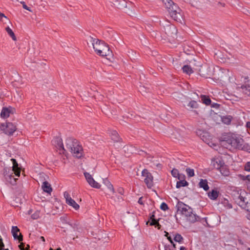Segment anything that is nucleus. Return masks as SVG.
Instances as JSON below:
<instances>
[{
	"instance_id": "obj_1",
	"label": "nucleus",
	"mask_w": 250,
	"mask_h": 250,
	"mask_svg": "<svg viewBox=\"0 0 250 250\" xmlns=\"http://www.w3.org/2000/svg\"><path fill=\"white\" fill-rule=\"evenodd\" d=\"M96 53L102 57H112L109 46L104 41L90 37V41Z\"/></svg>"
},
{
	"instance_id": "obj_2",
	"label": "nucleus",
	"mask_w": 250,
	"mask_h": 250,
	"mask_svg": "<svg viewBox=\"0 0 250 250\" xmlns=\"http://www.w3.org/2000/svg\"><path fill=\"white\" fill-rule=\"evenodd\" d=\"M244 143L243 139L234 134H228L224 137V140L221 142L222 146L231 149H240Z\"/></svg>"
},
{
	"instance_id": "obj_3",
	"label": "nucleus",
	"mask_w": 250,
	"mask_h": 250,
	"mask_svg": "<svg viewBox=\"0 0 250 250\" xmlns=\"http://www.w3.org/2000/svg\"><path fill=\"white\" fill-rule=\"evenodd\" d=\"M166 6L168 9L170 16L175 21L180 20L181 14L179 8L171 0H163Z\"/></svg>"
},
{
	"instance_id": "obj_4",
	"label": "nucleus",
	"mask_w": 250,
	"mask_h": 250,
	"mask_svg": "<svg viewBox=\"0 0 250 250\" xmlns=\"http://www.w3.org/2000/svg\"><path fill=\"white\" fill-rule=\"evenodd\" d=\"M0 129L5 134L11 136L17 130V127L12 123L6 122L5 123H1L0 125Z\"/></svg>"
},
{
	"instance_id": "obj_5",
	"label": "nucleus",
	"mask_w": 250,
	"mask_h": 250,
	"mask_svg": "<svg viewBox=\"0 0 250 250\" xmlns=\"http://www.w3.org/2000/svg\"><path fill=\"white\" fill-rule=\"evenodd\" d=\"M14 172L9 169H4L3 175L6 184L15 185L18 178L15 177Z\"/></svg>"
},
{
	"instance_id": "obj_6",
	"label": "nucleus",
	"mask_w": 250,
	"mask_h": 250,
	"mask_svg": "<svg viewBox=\"0 0 250 250\" xmlns=\"http://www.w3.org/2000/svg\"><path fill=\"white\" fill-rule=\"evenodd\" d=\"M176 207L177 208V211L180 212L186 218L188 217L193 211L192 208L189 206L180 201L178 202Z\"/></svg>"
},
{
	"instance_id": "obj_7",
	"label": "nucleus",
	"mask_w": 250,
	"mask_h": 250,
	"mask_svg": "<svg viewBox=\"0 0 250 250\" xmlns=\"http://www.w3.org/2000/svg\"><path fill=\"white\" fill-rule=\"evenodd\" d=\"M142 176L145 177L144 182L147 187L149 188L153 186V176L152 174L146 169H144L142 171Z\"/></svg>"
},
{
	"instance_id": "obj_8",
	"label": "nucleus",
	"mask_w": 250,
	"mask_h": 250,
	"mask_svg": "<svg viewBox=\"0 0 250 250\" xmlns=\"http://www.w3.org/2000/svg\"><path fill=\"white\" fill-rule=\"evenodd\" d=\"M53 145L60 151V153H64L65 149L62 143V140L60 137H56L52 141Z\"/></svg>"
},
{
	"instance_id": "obj_9",
	"label": "nucleus",
	"mask_w": 250,
	"mask_h": 250,
	"mask_svg": "<svg viewBox=\"0 0 250 250\" xmlns=\"http://www.w3.org/2000/svg\"><path fill=\"white\" fill-rule=\"evenodd\" d=\"M84 175L85 178L90 186L94 188H100L101 185L93 178L92 175L88 172H84Z\"/></svg>"
},
{
	"instance_id": "obj_10",
	"label": "nucleus",
	"mask_w": 250,
	"mask_h": 250,
	"mask_svg": "<svg viewBox=\"0 0 250 250\" xmlns=\"http://www.w3.org/2000/svg\"><path fill=\"white\" fill-rule=\"evenodd\" d=\"M84 175L85 178L90 186L94 188H100L101 185L93 178L92 175L88 172H84Z\"/></svg>"
},
{
	"instance_id": "obj_11",
	"label": "nucleus",
	"mask_w": 250,
	"mask_h": 250,
	"mask_svg": "<svg viewBox=\"0 0 250 250\" xmlns=\"http://www.w3.org/2000/svg\"><path fill=\"white\" fill-rule=\"evenodd\" d=\"M165 33L167 36L174 37L177 33L176 27L173 24H168L165 27Z\"/></svg>"
},
{
	"instance_id": "obj_12",
	"label": "nucleus",
	"mask_w": 250,
	"mask_h": 250,
	"mask_svg": "<svg viewBox=\"0 0 250 250\" xmlns=\"http://www.w3.org/2000/svg\"><path fill=\"white\" fill-rule=\"evenodd\" d=\"M75 144H78L77 140L72 138H68L65 140L66 148L70 151H72L73 148L75 147Z\"/></svg>"
},
{
	"instance_id": "obj_13",
	"label": "nucleus",
	"mask_w": 250,
	"mask_h": 250,
	"mask_svg": "<svg viewBox=\"0 0 250 250\" xmlns=\"http://www.w3.org/2000/svg\"><path fill=\"white\" fill-rule=\"evenodd\" d=\"M74 145L75 147L73 148L72 151H71V152L73 153L75 157L80 158L83 155V147L78 144H75Z\"/></svg>"
},
{
	"instance_id": "obj_14",
	"label": "nucleus",
	"mask_w": 250,
	"mask_h": 250,
	"mask_svg": "<svg viewBox=\"0 0 250 250\" xmlns=\"http://www.w3.org/2000/svg\"><path fill=\"white\" fill-rule=\"evenodd\" d=\"M11 160L13 163V167L12 170H10L14 172V174L16 176L20 177L21 174V168L19 167L18 163L15 159L12 158Z\"/></svg>"
},
{
	"instance_id": "obj_15",
	"label": "nucleus",
	"mask_w": 250,
	"mask_h": 250,
	"mask_svg": "<svg viewBox=\"0 0 250 250\" xmlns=\"http://www.w3.org/2000/svg\"><path fill=\"white\" fill-rule=\"evenodd\" d=\"M20 232V229L17 226H13L12 228V233L15 239H17L19 242L22 241L23 240L22 235L21 233L18 235V233Z\"/></svg>"
},
{
	"instance_id": "obj_16",
	"label": "nucleus",
	"mask_w": 250,
	"mask_h": 250,
	"mask_svg": "<svg viewBox=\"0 0 250 250\" xmlns=\"http://www.w3.org/2000/svg\"><path fill=\"white\" fill-rule=\"evenodd\" d=\"M11 107L10 106H9V107H3L0 113L1 117L4 119L7 118L8 117H9V116H10V114L11 112Z\"/></svg>"
},
{
	"instance_id": "obj_17",
	"label": "nucleus",
	"mask_w": 250,
	"mask_h": 250,
	"mask_svg": "<svg viewBox=\"0 0 250 250\" xmlns=\"http://www.w3.org/2000/svg\"><path fill=\"white\" fill-rule=\"evenodd\" d=\"M186 219L190 223H194L200 220V217L193 213L192 211L191 213H190Z\"/></svg>"
},
{
	"instance_id": "obj_18",
	"label": "nucleus",
	"mask_w": 250,
	"mask_h": 250,
	"mask_svg": "<svg viewBox=\"0 0 250 250\" xmlns=\"http://www.w3.org/2000/svg\"><path fill=\"white\" fill-rule=\"evenodd\" d=\"M42 188L43 190L48 193H50L52 191L51 185L47 181H44L42 183Z\"/></svg>"
},
{
	"instance_id": "obj_19",
	"label": "nucleus",
	"mask_w": 250,
	"mask_h": 250,
	"mask_svg": "<svg viewBox=\"0 0 250 250\" xmlns=\"http://www.w3.org/2000/svg\"><path fill=\"white\" fill-rule=\"evenodd\" d=\"M110 137L111 139L114 142H118L120 141L121 138L118 132L116 130H112L111 132Z\"/></svg>"
},
{
	"instance_id": "obj_20",
	"label": "nucleus",
	"mask_w": 250,
	"mask_h": 250,
	"mask_svg": "<svg viewBox=\"0 0 250 250\" xmlns=\"http://www.w3.org/2000/svg\"><path fill=\"white\" fill-rule=\"evenodd\" d=\"M199 187L203 188L205 191H207L209 189L208 184V181L206 179H201L199 183Z\"/></svg>"
},
{
	"instance_id": "obj_21",
	"label": "nucleus",
	"mask_w": 250,
	"mask_h": 250,
	"mask_svg": "<svg viewBox=\"0 0 250 250\" xmlns=\"http://www.w3.org/2000/svg\"><path fill=\"white\" fill-rule=\"evenodd\" d=\"M219 192L216 190L213 189L211 191L208 192V196L211 200H216L219 195Z\"/></svg>"
},
{
	"instance_id": "obj_22",
	"label": "nucleus",
	"mask_w": 250,
	"mask_h": 250,
	"mask_svg": "<svg viewBox=\"0 0 250 250\" xmlns=\"http://www.w3.org/2000/svg\"><path fill=\"white\" fill-rule=\"evenodd\" d=\"M213 165L215 168L220 169L222 167V166H223L224 165V163L220 159H217L213 162Z\"/></svg>"
},
{
	"instance_id": "obj_23",
	"label": "nucleus",
	"mask_w": 250,
	"mask_h": 250,
	"mask_svg": "<svg viewBox=\"0 0 250 250\" xmlns=\"http://www.w3.org/2000/svg\"><path fill=\"white\" fill-rule=\"evenodd\" d=\"M201 99L203 103L208 105L210 104L211 101L208 96L202 95L201 96Z\"/></svg>"
},
{
	"instance_id": "obj_24",
	"label": "nucleus",
	"mask_w": 250,
	"mask_h": 250,
	"mask_svg": "<svg viewBox=\"0 0 250 250\" xmlns=\"http://www.w3.org/2000/svg\"><path fill=\"white\" fill-rule=\"evenodd\" d=\"M68 205L72 206L73 208H74L76 210H77L79 208V205L72 198L69 199L67 202H66Z\"/></svg>"
},
{
	"instance_id": "obj_25",
	"label": "nucleus",
	"mask_w": 250,
	"mask_h": 250,
	"mask_svg": "<svg viewBox=\"0 0 250 250\" xmlns=\"http://www.w3.org/2000/svg\"><path fill=\"white\" fill-rule=\"evenodd\" d=\"M241 88L242 89V92L245 94L250 96V85H242Z\"/></svg>"
},
{
	"instance_id": "obj_26",
	"label": "nucleus",
	"mask_w": 250,
	"mask_h": 250,
	"mask_svg": "<svg viewBox=\"0 0 250 250\" xmlns=\"http://www.w3.org/2000/svg\"><path fill=\"white\" fill-rule=\"evenodd\" d=\"M219 170L221 173L225 176H227L229 174V171L225 165H224L223 166H222V167L219 169Z\"/></svg>"
},
{
	"instance_id": "obj_27",
	"label": "nucleus",
	"mask_w": 250,
	"mask_h": 250,
	"mask_svg": "<svg viewBox=\"0 0 250 250\" xmlns=\"http://www.w3.org/2000/svg\"><path fill=\"white\" fill-rule=\"evenodd\" d=\"M183 71L187 74L190 75L193 72L192 68L188 65H185L182 67Z\"/></svg>"
},
{
	"instance_id": "obj_28",
	"label": "nucleus",
	"mask_w": 250,
	"mask_h": 250,
	"mask_svg": "<svg viewBox=\"0 0 250 250\" xmlns=\"http://www.w3.org/2000/svg\"><path fill=\"white\" fill-rule=\"evenodd\" d=\"M13 85L17 87L21 86L22 84V79L21 77L18 76L17 79L12 82Z\"/></svg>"
},
{
	"instance_id": "obj_29",
	"label": "nucleus",
	"mask_w": 250,
	"mask_h": 250,
	"mask_svg": "<svg viewBox=\"0 0 250 250\" xmlns=\"http://www.w3.org/2000/svg\"><path fill=\"white\" fill-rule=\"evenodd\" d=\"M117 3H119V5L122 6V7H120L119 6H115L119 9H124L125 8H127V2L125 0H118Z\"/></svg>"
},
{
	"instance_id": "obj_30",
	"label": "nucleus",
	"mask_w": 250,
	"mask_h": 250,
	"mask_svg": "<svg viewBox=\"0 0 250 250\" xmlns=\"http://www.w3.org/2000/svg\"><path fill=\"white\" fill-rule=\"evenodd\" d=\"M104 183L105 185L108 188L111 190L112 193L115 192V190L113 188V185L111 184V183L107 179L104 180Z\"/></svg>"
},
{
	"instance_id": "obj_31",
	"label": "nucleus",
	"mask_w": 250,
	"mask_h": 250,
	"mask_svg": "<svg viewBox=\"0 0 250 250\" xmlns=\"http://www.w3.org/2000/svg\"><path fill=\"white\" fill-rule=\"evenodd\" d=\"M5 30L7 33L8 34V35L12 38V39L14 41H16V37L12 30L8 26L6 27Z\"/></svg>"
},
{
	"instance_id": "obj_32",
	"label": "nucleus",
	"mask_w": 250,
	"mask_h": 250,
	"mask_svg": "<svg viewBox=\"0 0 250 250\" xmlns=\"http://www.w3.org/2000/svg\"><path fill=\"white\" fill-rule=\"evenodd\" d=\"M188 182H187L185 180H180L177 182L176 188H178L182 187H185L188 186Z\"/></svg>"
},
{
	"instance_id": "obj_33",
	"label": "nucleus",
	"mask_w": 250,
	"mask_h": 250,
	"mask_svg": "<svg viewBox=\"0 0 250 250\" xmlns=\"http://www.w3.org/2000/svg\"><path fill=\"white\" fill-rule=\"evenodd\" d=\"M240 150H242L244 151H246L250 153V146L248 144H244L242 145Z\"/></svg>"
},
{
	"instance_id": "obj_34",
	"label": "nucleus",
	"mask_w": 250,
	"mask_h": 250,
	"mask_svg": "<svg viewBox=\"0 0 250 250\" xmlns=\"http://www.w3.org/2000/svg\"><path fill=\"white\" fill-rule=\"evenodd\" d=\"M174 240L176 242L181 243L183 240V237L181 234L177 233L174 235Z\"/></svg>"
},
{
	"instance_id": "obj_35",
	"label": "nucleus",
	"mask_w": 250,
	"mask_h": 250,
	"mask_svg": "<svg viewBox=\"0 0 250 250\" xmlns=\"http://www.w3.org/2000/svg\"><path fill=\"white\" fill-rule=\"evenodd\" d=\"M188 106H189L191 108H197L198 107V104L195 101H191L188 104Z\"/></svg>"
},
{
	"instance_id": "obj_36",
	"label": "nucleus",
	"mask_w": 250,
	"mask_h": 250,
	"mask_svg": "<svg viewBox=\"0 0 250 250\" xmlns=\"http://www.w3.org/2000/svg\"><path fill=\"white\" fill-rule=\"evenodd\" d=\"M231 118L229 116L223 117L222 118V122L227 125H229L231 123Z\"/></svg>"
},
{
	"instance_id": "obj_37",
	"label": "nucleus",
	"mask_w": 250,
	"mask_h": 250,
	"mask_svg": "<svg viewBox=\"0 0 250 250\" xmlns=\"http://www.w3.org/2000/svg\"><path fill=\"white\" fill-rule=\"evenodd\" d=\"M40 215H41L40 211L37 210L35 211L33 214H31V218L34 220L38 219V218H40Z\"/></svg>"
},
{
	"instance_id": "obj_38",
	"label": "nucleus",
	"mask_w": 250,
	"mask_h": 250,
	"mask_svg": "<svg viewBox=\"0 0 250 250\" xmlns=\"http://www.w3.org/2000/svg\"><path fill=\"white\" fill-rule=\"evenodd\" d=\"M171 174L173 177L178 178L179 179H180L179 171L177 169L173 168L171 170Z\"/></svg>"
},
{
	"instance_id": "obj_39",
	"label": "nucleus",
	"mask_w": 250,
	"mask_h": 250,
	"mask_svg": "<svg viewBox=\"0 0 250 250\" xmlns=\"http://www.w3.org/2000/svg\"><path fill=\"white\" fill-rule=\"evenodd\" d=\"M186 171L188 177H191L194 176V171L193 169L190 168H187Z\"/></svg>"
},
{
	"instance_id": "obj_40",
	"label": "nucleus",
	"mask_w": 250,
	"mask_h": 250,
	"mask_svg": "<svg viewBox=\"0 0 250 250\" xmlns=\"http://www.w3.org/2000/svg\"><path fill=\"white\" fill-rule=\"evenodd\" d=\"M199 221H200L201 223H202L205 226H209L208 224V223L207 222V217H205V218H200V220Z\"/></svg>"
},
{
	"instance_id": "obj_41",
	"label": "nucleus",
	"mask_w": 250,
	"mask_h": 250,
	"mask_svg": "<svg viewBox=\"0 0 250 250\" xmlns=\"http://www.w3.org/2000/svg\"><path fill=\"white\" fill-rule=\"evenodd\" d=\"M160 208L164 211H166L168 209L167 205L166 203H162L160 206Z\"/></svg>"
},
{
	"instance_id": "obj_42",
	"label": "nucleus",
	"mask_w": 250,
	"mask_h": 250,
	"mask_svg": "<svg viewBox=\"0 0 250 250\" xmlns=\"http://www.w3.org/2000/svg\"><path fill=\"white\" fill-rule=\"evenodd\" d=\"M63 195L65 199L66 202H67L68 200H69V199H71L69 193L67 191H65L64 192Z\"/></svg>"
},
{
	"instance_id": "obj_43",
	"label": "nucleus",
	"mask_w": 250,
	"mask_h": 250,
	"mask_svg": "<svg viewBox=\"0 0 250 250\" xmlns=\"http://www.w3.org/2000/svg\"><path fill=\"white\" fill-rule=\"evenodd\" d=\"M203 71V69H202V70H200L201 75H202L203 77H206L207 78H210V74L207 73V74H204Z\"/></svg>"
},
{
	"instance_id": "obj_44",
	"label": "nucleus",
	"mask_w": 250,
	"mask_h": 250,
	"mask_svg": "<svg viewBox=\"0 0 250 250\" xmlns=\"http://www.w3.org/2000/svg\"><path fill=\"white\" fill-rule=\"evenodd\" d=\"M150 221H151V222H150V226H154V225H159V222H158V220H157L156 219H154V220H152Z\"/></svg>"
},
{
	"instance_id": "obj_45",
	"label": "nucleus",
	"mask_w": 250,
	"mask_h": 250,
	"mask_svg": "<svg viewBox=\"0 0 250 250\" xmlns=\"http://www.w3.org/2000/svg\"><path fill=\"white\" fill-rule=\"evenodd\" d=\"M245 169L246 171H250V162H247L245 166Z\"/></svg>"
},
{
	"instance_id": "obj_46",
	"label": "nucleus",
	"mask_w": 250,
	"mask_h": 250,
	"mask_svg": "<svg viewBox=\"0 0 250 250\" xmlns=\"http://www.w3.org/2000/svg\"><path fill=\"white\" fill-rule=\"evenodd\" d=\"M21 3L22 4V7L24 9H25L27 10H28L29 11H30V12L32 11L30 9V8L26 5V4L24 2H21Z\"/></svg>"
},
{
	"instance_id": "obj_47",
	"label": "nucleus",
	"mask_w": 250,
	"mask_h": 250,
	"mask_svg": "<svg viewBox=\"0 0 250 250\" xmlns=\"http://www.w3.org/2000/svg\"><path fill=\"white\" fill-rule=\"evenodd\" d=\"M167 238L169 240V241L170 242V243L172 244L173 245V247L175 248V245L174 244L171 237L170 236H167Z\"/></svg>"
},
{
	"instance_id": "obj_48",
	"label": "nucleus",
	"mask_w": 250,
	"mask_h": 250,
	"mask_svg": "<svg viewBox=\"0 0 250 250\" xmlns=\"http://www.w3.org/2000/svg\"><path fill=\"white\" fill-rule=\"evenodd\" d=\"M0 246L1 247L3 248L4 247V245L3 242H2V238H1L0 236Z\"/></svg>"
},
{
	"instance_id": "obj_49",
	"label": "nucleus",
	"mask_w": 250,
	"mask_h": 250,
	"mask_svg": "<svg viewBox=\"0 0 250 250\" xmlns=\"http://www.w3.org/2000/svg\"><path fill=\"white\" fill-rule=\"evenodd\" d=\"M138 203L140 205H144V203L143 202V197H141L139 199V200L138 201Z\"/></svg>"
},
{
	"instance_id": "obj_50",
	"label": "nucleus",
	"mask_w": 250,
	"mask_h": 250,
	"mask_svg": "<svg viewBox=\"0 0 250 250\" xmlns=\"http://www.w3.org/2000/svg\"><path fill=\"white\" fill-rule=\"evenodd\" d=\"M2 18H5L6 19L7 18V17L3 13H0V21L2 20Z\"/></svg>"
},
{
	"instance_id": "obj_51",
	"label": "nucleus",
	"mask_w": 250,
	"mask_h": 250,
	"mask_svg": "<svg viewBox=\"0 0 250 250\" xmlns=\"http://www.w3.org/2000/svg\"><path fill=\"white\" fill-rule=\"evenodd\" d=\"M24 246L23 243H21L19 247L21 250H24Z\"/></svg>"
},
{
	"instance_id": "obj_52",
	"label": "nucleus",
	"mask_w": 250,
	"mask_h": 250,
	"mask_svg": "<svg viewBox=\"0 0 250 250\" xmlns=\"http://www.w3.org/2000/svg\"><path fill=\"white\" fill-rule=\"evenodd\" d=\"M123 189L122 188H119L118 189V191L119 192V193H120L121 194H123Z\"/></svg>"
},
{
	"instance_id": "obj_53",
	"label": "nucleus",
	"mask_w": 250,
	"mask_h": 250,
	"mask_svg": "<svg viewBox=\"0 0 250 250\" xmlns=\"http://www.w3.org/2000/svg\"><path fill=\"white\" fill-rule=\"evenodd\" d=\"M154 212H153V214L150 216V220H154V219H156L155 218V215L154 214Z\"/></svg>"
},
{
	"instance_id": "obj_54",
	"label": "nucleus",
	"mask_w": 250,
	"mask_h": 250,
	"mask_svg": "<svg viewBox=\"0 0 250 250\" xmlns=\"http://www.w3.org/2000/svg\"><path fill=\"white\" fill-rule=\"evenodd\" d=\"M224 71H225L224 72L227 73L228 74V76L229 77V78L230 76H229V70L228 69H225V70H224Z\"/></svg>"
},
{
	"instance_id": "obj_55",
	"label": "nucleus",
	"mask_w": 250,
	"mask_h": 250,
	"mask_svg": "<svg viewBox=\"0 0 250 250\" xmlns=\"http://www.w3.org/2000/svg\"><path fill=\"white\" fill-rule=\"evenodd\" d=\"M246 126L247 128H250V122H248L246 124Z\"/></svg>"
},
{
	"instance_id": "obj_56",
	"label": "nucleus",
	"mask_w": 250,
	"mask_h": 250,
	"mask_svg": "<svg viewBox=\"0 0 250 250\" xmlns=\"http://www.w3.org/2000/svg\"><path fill=\"white\" fill-rule=\"evenodd\" d=\"M180 250H187L185 247L182 246L180 248Z\"/></svg>"
},
{
	"instance_id": "obj_57",
	"label": "nucleus",
	"mask_w": 250,
	"mask_h": 250,
	"mask_svg": "<svg viewBox=\"0 0 250 250\" xmlns=\"http://www.w3.org/2000/svg\"><path fill=\"white\" fill-rule=\"evenodd\" d=\"M247 218L248 219L250 220V213L247 214Z\"/></svg>"
},
{
	"instance_id": "obj_58",
	"label": "nucleus",
	"mask_w": 250,
	"mask_h": 250,
	"mask_svg": "<svg viewBox=\"0 0 250 250\" xmlns=\"http://www.w3.org/2000/svg\"><path fill=\"white\" fill-rule=\"evenodd\" d=\"M32 212V209H30L28 211V214H31Z\"/></svg>"
},
{
	"instance_id": "obj_59",
	"label": "nucleus",
	"mask_w": 250,
	"mask_h": 250,
	"mask_svg": "<svg viewBox=\"0 0 250 250\" xmlns=\"http://www.w3.org/2000/svg\"><path fill=\"white\" fill-rule=\"evenodd\" d=\"M246 179L248 180L249 181L250 180V175H247L246 176Z\"/></svg>"
},
{
	"instance_id": "obj_60",
	"label": "nucleus",
	"mask_w": 250,
	"mask_h": 250,
	"mask_svg": "<svg viewBox=\"0 0 250 250\" xmlns=\"http://www.w3.org/2000/svg\"><path fill=\"white\" fill-rule=\"evenodd\" d=\"M40 238H41V239L42 241H43V242H44V241H45V239H44V237H43V236H41Z\"/></svg>"
},
{
	"instance_id": "obj_61",
	"label": "nucleus",
	"mask_w": 250,
	"mask_h": 250,
	"mask_svg": "<svg viewBox=\"0 0 250 250\" xmlns=\"http://www.w3.org/2000/svg\"><path fill=\"white\" fill-rule=\"evenodd\" d=\"M0 250H9L8 249H3L0 246Z\"/></svg>"
},
{
	"instance_id": "obj_62",
	"label": "nucleus",
	"mask_w": 250,
	"mask_h": 250,
	"mask_svg": "<svg viewBox=\"0 0 250 250\" xmlns=\"http://www.w3.org/2000/svg\"><path fill=\"white\" fill-rule=\"evenodd\" d=\"M165 233H166V234H165L166 236H167H167H169L168 233L167 232L165 231Z\"/></svg>"
},
{
	"instance_id": "obj_63",
	"label": "nucleus",
	"mask_w": 250,
	"mask_h": 250,
	"mask_svg": "<svg viewBox=\"0 0 250 250\" xmlns=\"http://www.w3.org/2000/svg\"><path fill=\"white\" fill-rule=\"evenodd\" d=\"M247 250H250V248H248Z\"/></svg>"
},
{
	"instance_id": "obj_64",
	"label": "nucleus",
	"mask_w": 250,
	"mask_h": 250,
	"mask_svg": "<svg viewBox=\"0 0 250 250\" xmlns=\"http://www.w3.org/2000/svg\"><path fill=\"white\" fill-rule=\"evenodd\" d=\"M49 250H53L52 248H50Z\"/></svg>"
}]
</instances>
